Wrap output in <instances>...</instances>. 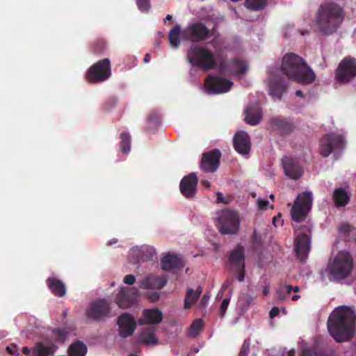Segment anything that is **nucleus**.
<instances>
[{
	"mask_svg": "<svg viewBox=\"0 0 356 356\" xmlns=\"http://www.w3.org/2000/svg\"><path fill=\"white\" fill-rule=\"evenodd\" d=\"M215 220L218 229L223 234H234L239 229L241 220L235 210L227 209L219 211Z\"/></svg>",
	"mask_w": 356,
	"mask_h": 356,
	"instance_id": "423d86ee",
	"label": "nucleus"
},
{
	"mask_svg": "<svg viewBox=\"0 0 356 356\" xmlns=\"http://www.w3.org/2000/svg\"><path fill=\"white\" fill-rule=\"evenodd\" d=\"M266 0H246L245 6L252 10H259L265 7Z\"/></svg>",
	"mask_w": 356,
	"mask_h": 356,
	"instance_id": "e433bc0d",
	"label": "nucleus"
},
{
	"mask_svg": "<svg viewBox=\"0 0 356 356\" xmlns=\"http://www.w3.org/2000/svg\"><path fill=\"white\" fill-rule=\"evenodd\" d=\"M235 150L241 155H248L251 148V143L248 134L243 131H238L234 137Z\"/></svg>",
	"mask_w": 356,
	"mask_h": 356,
	"instance_id": "a211bd4d",
	"label": "nucleus"
},
{
	"mask_svg": "<svg viewBox=\"0 0 356 356\" xmlns=\"http://www.w3.org/2000/svg\"><path fill=\"white\" fill-rule=\"evenodd\" d=\"M229 299L226 298V299L223 300L222 305H221V307H220V312H221L222 316H223L225 314V313L227 309V307L229 305Z\"/></svg>",
	"mask_w": 356,
	"mask_h": 356,
	"instance_id": "09e8293b",
	"label": "nucleus"
},
{
	"mask_svg": "<svg viewBox=\"0 0 356 356\" xmlns=\"http://www.w3.org/2000/svg\"><path fill=\"white\" fill-rule=\"evenodd\" d=\"M184 266V259L180 256L175 254H167L162 257L161 261V268L165 271L182 268Z\"/></svg>",
	"mask_w": 356,
	"mask_h": 356,
	"instance_id": "393cba45",
	"label": "nucleus"
},
{
	"mask_svg": "<svg viewBox=\"0 0 356 356\" xmlns=\"http://www.w3.org/2000/svg\"><path fill=\"white\" fill-rule=\"evenodd\" d=\"M298 286H293L291 285H285L282 286L280 288V289L277 291V298L279 300H283L286 298L287 296L291 293L292 292L297 293L299 291Z\"/></svg>",
	"mask_w": 356,
	"mask_h": 356,
	"instance_id": "f704fd0d",
	"label": "nucleus"
},
{
	"mask_svg": "<svg viewBox=\"0 0 356 356\" xmlns=\"http://www.w3.org/2000/svg\"><path fill=\"white\" fill-rule=\"evenodd\" d=\"M271 202H273L274 201V196L273 195H270Z\"/></svg>",
	"mask_w": 356,
	"mask_h": 356,
	"instance_id": "69168bd1",
	"label": "nucleus"
},
{
	"mask_svg": "<svg viewBox=\"0 0 356 356\" xmlns=\"http://www.w3.org/2000/svg\"><path fill=\"white\" fill-rule=\"evenodd\" d=\"M281 70L289 79L302 85L314 82L316 74L300 56L294 54H286L282 58Z\"/></svg>",
	"mask_w": 356,
	"mask_h": 356,
	"instance_id": "f03ea898",
	"label": "nucleus"
},
{
	"mask_svg": "<svg viewBox=\"0 0 356 356\" xmlns=\"http://www.w3.org/2000/svg\"><path fill=\"white\" fill-rule=\"evenodd\" d=\"M116 241H109V244L111 245L113 243H115Z\"/></svg>",
	"mask_w": 356,
	"mask_h": 356,
	"instance_id": "338daca9",
	"label": "nucleus"
},
{
	"mask_svg": "<svg viewBox=\"0 0 356 356\" xmlns=\"http://www.w3.org/2000/svg\"><path fill=\"white\" fill-rule=\"evenodd\" d=\"M244 279V275L243 273H241L240 275L238 277V281L241 282Z\"/></svg>",
	"mask_w": 356,
	"mask_h": 356,
	"instance_id": "13d9d810",
	"label": "nucleus"
},
{
	"mask_svg": "<svg viewBox=\"0 0 356 356\" xmlns=\"http://www.w3.org/2000/svg\"><path fill=\"white\" fill-rule=\"evenodd\" d=\"M220 152L217 150L204 154L201 163L202 169L207 172L217 170L219 164Z\"/></svg>",
	"mask_w": 356,
	"mask_h": 356,
	"instance_id": "5701e85b",
	"label": "nucleus"
},
{
	"mask_svg": "<svg viewBox=\"0 0 356 356\" xmlns=\"http://www.w3.org/2000/svg\"><path fill=\"white\" fill-rule=\"evenodd\" d=\"M120 138L122 140L121 150L124 154H127L130 151V136L128 133L122 132Z\"/></svg>",
	"mask_w": 356,
	"mask_h": 356,
	"instance_id": "58836bf2",
	"label": "nucleus"
},
{
	"mask_svg": "<svg viewBox=\"0 0 356 356\" xmlns=\"http://www.w3.org/2000/svg\"><path fill=\"white\" fill-rule=\"evenodd\" d=\"M269 94L273 98H280L283 90V82L277 76L270 74L266 81Z\"/></svg>",
	"mask_w": 356,
	"mask_h": 356,
	"instance_id": "a878e982",
	"label": "nucleus"
},
{
	"mask_svg": "<svg viewBox=\"0 0 356 356\" xmlns=\"http://www.w3.org/2000/svg\"><path fill=\"white\" fill-rule=\"evenodd\" d=\"M54 333L58 338L60 337V341H62L63 337L65 336V332H64L62 330H57Z\"/></svg>",
	"mask_w": 356,
	"mask_h": 356,
	"instance_id": "3c124183",
	"label": "nucleus"
},
{
	"mask_svg": "<svg viewBox=\"0 0 356 356\" xmlns=\"http://www.w3.org/2000/svg\"><path fill=\"white\" fill-rule=\"evenodd\" d=\"M355 319L356 315L353 309L347 307L336 308L327 321L329 332L337 342L346 341L353 332Z\"/></svg>",
	"mask_w": 356,
	"mask_h": 356,
	"instance_id": "f257e3e1",
	"label": "nucleus"
},
{
	"mask_svg": "<svg viewBox=\"0 0 356 356\" xmlns=\"http://www.w3.org/2000/svg\"><path fill=\"white\" fill-rule=\"evenodd\" d=\"M111 70L110 60L103 59L94 65L88 70V79L90 81H104L111 76Z\"/></svg>",
	"mask_w": 356,
	"mask_h": 356,
	"instance_id": "9d476101",
	"label": "nucleus"
},
{
	"mask_svg": "<svg viewBox=\"0 0 356 356\" xmlns=\"http://www.w3.org/2000/svg\"><path fill=\"white\" fill-rule=\"evenodd\" d=\"M166 20H172V17L170 15H168L165 19V21Z\"/></svg>",
	"mask_w": 356,
	"mask_h": 356,
	"instance_id": "e2e57ef3",
	"label": "nucleus"
},
{
	"mask_svg": "<svg viewBox=\"0 0 356 356\" xmlns=\"http://www.w3.org/2000/svg\"><path fill=\"white\" fill-rule=\"evenodd\" d=\"M202 327V321L200 319L195 320L192 325H191L188 330V334L192 337H196L200 332L201 331Z\"/></svg>",
	"mask_w": 356,
	"mask_h": 356,
	"instance_id": "4c0bfd02",
	"label": "nucleus"
},
{
	"mask_svg": "<svg viewBox=\"0 0 356 356\" xmlns=\"http://www.w3.org/2000/svg\"><path fill=\"white\" fill-rule=\"evenodd\" d=\"M356 77V58L347 56L339 64L336 71V79L338 82L347 83Z\"/></svg>",
	"mask_w": 356,
	"mask_h": 356,
	"instance_id": "6e6552de",
	"label": "nucleus"
},
{
	"mask_svg": "<svg viewBox=\"0 0 356 356\" xmlns=\"http://www.w3.org/2000/svg\"><path fill=\"white\" fill-rule=\"evenodd\" d=\"M280 312V309L277 308V307H273L271 309V310L270 311V317L271 318H273L274 317H275L276 316L278 315Z\"/></svg>",
	"mask_w": 356,
	"mask_h": 356,
	"instance_id": "8fccbe9b",
	"label": "nucleus"
},
{
	"mask_svg": "<svg viewBox=\"0 0 356 356\" xmlns=\"http://www.w3.org/2000/svg\"><path fill=\"white\" fill-rule=\"evenodd\" d=\"M86 353L87 347L81 342H76L70 348V353L72 356H85Z\"/></svg>",
	"mask_w": 356,
	"mask_h": 356,
	"instance_id": "c9c22d12",
	"label": "nucleus"
},
{
	"mask_svg": "<svg viewBox=\"0 0 356 356\" xmlns=\"http://www.w3.org/2000/svg\"><path fill=\"white\" fill-rule=\"evenodd\" d=\"M123 282L126 284L132 285L136 282V277L133 275H127L124 277Z\"/></svg>",
	"mask_w": 356,
	"mask_h": 356,
	"instance_id": "49530a36",
	"label": "nucleus"
},
{
	"mask_svg": "<svg viewBox=\"0 0 356 356\" xmlns=\"http://www.w3.org/2000/svg\"><path fill=\"white\" fill-rule=\"evenodd\" d=\"M255 297L251 295L245 294L243 295L241 299L240 302L243 308L247 309L249 306H250L254 301Z\"/></svg>",
	"mask_w": 356,
	"mask_h": 356,
	"instance_id": "a19ab883",
	"label": "nucleus"
},
{
	"mask_svg": "<svg viewBox=\"0 0 356 356\" xmlns=\"http://www.w3.org/2000/svg\"><path fill=\"white\" fill-rule=\"evenodd\" d=\"M230 261L238 266L241 270L244 267V250L242 247H236L230 254Z\"/></svg>",
	"mask_w": 356,
	"mask_h": 356,
	"instance_id": "c85d7f7f",
	"label": "nucleus"
},
{
	"mask_svg": "<svg viewBox=\"0 0 356 356\" xmlns=\"http://www.w3.org/2000/svg\"><path fill=\"white\" fill-rule=\"evenodd\" d=\"M202 290L201 288H197L196 291L191 289L187 290V294L184 299L185 309H189L197 301L201 295Z\"/></svg>",
	"mask_w": 356,
	"mask_h": 356,
	"instance_id": "7c9ffc66",
	"label": "nucleus"
},
{
	"mask_svg": "<svg viewBox=\"0 0 356 356\" xmlns=\"http://www.w3.org/2000/svg\"><path fill=\"white\" fill-rule=\"evenodd\" d=\"M117 323L119 334L123 338L131 336L136 328L134 317L127 313L122 314L118 317Z\"/></svg>",
	"mask_w": 356,
	"mask_h": 356,
	"instance_id": "2eb2a0df",
	"label": "nucleus"
},
{
	"mask_svg": "<svg viewBox=\"0 0 356 356\" xmlns=\"http://www.w3.org/2000/svg\"><path fill=\"white\" fill-rule=\"evenodd\" d=\"M147 298L150 302H154L159 300L160 294L158 292H153L147 295Z\"/></svg>",
	"mask_w": 356,
	"mask_h": 356,
	"instance_id": "de8ad7c7",
	"label": "nucleus"
},
{
	"mask_svg": "<svg viewBox=\"0 0 356 356\" xmlns=\"http://www.w3.org/2000/svg\"><path fill=\"white\" fill-rule=\"evenodd\" d=\"M353 269V258L350 253L339 252L329 263L326 272L330 280H341L347 277Z\"/></svg>",
	"mask_w": 356,
	"mask_h": 356,
	"instance_id": "39448f33",
	"label": "nucleus"
},
{
	"mask_svg": "<svg viewBox=\"0 0 356 356\" xmlns=\"http://www.w3.org/2000/svg\"><path fill=\"white\" fill-rule=\"evenodd\" d=\"M47 284L51 291L56 296H62L65 294L66 289L64 284L60 280L50 277L47 280Z\"/></svg>",
	"mask_w": 356,
	"mask_h": 356,
	"instance_id": "c756f323",
	"label": "nucleus"
},
{
	"mask_svg": "<svg viewBox=\"0 0 356 356\" xmlns=\"http://www.w3.org/2000/svg\"><path fill=\"white\" fill-rule=\"evenodd\" d=\"M202 184L208 188H210V186H211L210 183L206 180L202 181Z\"/></svg>",
	"mask_w": 356,
	"mask_h": 356,
	"instance_id": "6e6d98bb",
	"label": "nucleus"
},
{
	"mask_svg": "<svg viewBox=\"0 0 356 356\" xmlns=\"http://www.w3.org/2000/svg\"><path fill=\"white\" fill-rule=\"evenodd\" d=\"M163 320V314L158 309H145L142 312V316L138 320V324L154 325L160 323Z\"/></svg>",
	"mask_w": 356,
	"mask_h": 356,
	"instance_id": "4be33fe9",
	"label": "nucleus"
},
{
	"mask_svg": "<svg viewBox=\"0 0 356 356\" xmlns=\"http://www.w3.org/2000/svg\"><path fill=\"white\" fill-rule=\"evenodd\" d=\"M208 34V30L204 25L195 23L181 30V26L177 24L168 33V39L171 47L177 49L181 41L189 40L196 42L204 40Z\"/></svg>",
	"mask_w": 356,
	"mask_h": 356,
	"instance_id": "20e7f679",
	"label": "nucleus"
},
{
	"mask_svg": "<svg viewBox=\"0 0 356 356\" xmlns=\"http://www.w3.org/2000/svg\"><path fill=\"white\" fill-rule=\"evenodd\" d=\"M288 353V355H289V356H294V355H295V352H294L293 350H291L288 351V353Z\"/></svg>",
	"mask_w": 356,
	"mask_h": 356,
	"instance_id": "052dcab7",
	"label": "nucleus"
},
{
	"mask_svg": "<svg viewBox=\"0 0 356 356\" xmlns=\"http://www.w3.org/2000/svg\"><path fill=\"white\" fill-rule=\"evenodd\" d=\"M282 165L286 176L293 179H299L303 172L302 168L294 159L285 156L282 159Z\"/></svg>",
	"mask_w": 356,
	"mask_h": 356,
	"instance_id": "412c9836",
	"label": "nucleus"
},
{
	"mask_svg": "<svg viewBox=\"0 0 356 356\" xmlns=\"http://www.w3.org/2000/svg\"><path fill=\"white\" fill-rule=\"evenodd\" d=\"M234 76H240L247 71L246 65L242 61H234L229 65L226 70Z\"/></svg>",
	"mask_w": 356,
	"mask_h": 356,
	"instance_id": "473e14b6",
	"label": "nucleus"
},
{
	"mask_svg": "<svg viewBox=\"0 0 356 356\" xmlns=\"http://www.w3.org/2000/svg\"><path fill=\"white\" fill-rule=\"evenodd\" d=\"M333 200L338 207L346 205L350 200L349 188H336L333 193Z\"/></svg>",
	"mask_w": 356,
	"mask_h": 356,
	"instance_id": "bb28decb",
	"label": "nucleus"
},
{
	"mask_svg": "<svg viewBox=\"0 0 356 356\" xmlns=\"http://www.w3.org/2000/svg\"><path fill=\"white\" fill-rule=\"evenodd\" d=\"M233 83L222 77L209 76L206 79L204 91L207 94H219L228 92Z\"/></svg>",
	"mask_w": 356,
	"mask_h": 356,
	"instance_id": "9b49d317",
	"label": "nucleus"
},
{
	"mask_svg": "<svg viewBox=\"0 0 356 356\" xmlns=\"http://www.w3.org/2000/svg\"><path fill=\"white\" fill-rule=\"evenodd\" d=\"M155 249L148 245L133 247L129 252L128 258L130 262L136 264L147 261L155 255Z\"/></svg>",
	"mask_w": 356,
	"mask_h": 356,
	"instance_id": "ddd939ff",
	"label": "nucleus"
},
{
	"mask_svg": "<svg viewBox=\"0 0 356 356\" xmlns=\"http://www.w3.org/2000/svg\"><path fill=\"white\" fill-rule=\"evenodd\" d=\"M197 179L195 173L184 177L180 182V191L182 195L191 198L194 197L197 189Z\"/></svg>",
	"mask_w": 356,
	"mask_h": 356,
	"instance_id": "aec40b11",
	"label": "nucleus"
},
{
	"mask_svg": "<svg viewBox=\"0 0 356 356\" xmlns=\"http://www.w3.org/2000/svg\"><path fill=\"white\" fill-rule=\"evenodd\" d=\"M138 8L143 12H147L150 8V3L148 0H137Z\"/></svg>",
	"mask_w": 356,
	"mask_h": 356,
	"instance_id": "79ce46f5",
	"label": "nucleus"
},
{
	"mask_svg": "<svg viewBox=\"0 0 356 356\" xmlns=\"http://www.w3.org/2000/svg\"><path fill=\"white\" fill-rule=\"evenodd\" d=\"M188 57L191 63L202 68H211L214 65L213 55L205 49H191Z\"/></svg>",
	"mask_w": 356,
	"mask_h": 356,
	"instance_id": "f8f14e48",
	"label": "nucleus"
},
{
	"mask_svg": "<svg viewBox=\"0 0 356 356\" xmlns=\"http://www.w3.org/2000/svg\"><path fill=\"white\" fill-rule=\"evenodd\" d=\"M343 20L341 8L335 3H326L318 9L313 27L321 34L330 35L336 31Z\"/></svg>",
	"mask_w": 356,
	"mask_h": 356,
	"instance_id": "7ed1b4c3",
	"label": "nucleus"
},
{
	"mask_svg": "<svg viewBox=\"0 0 356 356\" xmlns=\"http://www.w3.org/2000/svg\"><path fill=\"white\" fill-rule=\"evenodd\" d=\"M309 353H304L301 356H309Z\"/></svg>",
	"mask_w": 356,
	"mask_h": 356,
	"instance_id": "774afa93",
	"label": "nucleus"
},
{
	"mask_svg": "<svg viewBox=\"0 0 356 356\" xmlns=\"http://www.w3.org/2000/svg\"><path fill=\"white\" fill-rule=\"evenodd\" d=\"M166 283L165 277L149 275L140 280L139 286L143 289H161Z\"/></svg>",
	"mask_w": 356,
	"mask_h": 356,
	"instance_id": "b1692460",
	"label": "nucleus"
},
{
	"mask_svg": "<svg viewBox=\"0 0 356 356\" xmlns=\"http://www.w3.org/2000/svg\"><path fill=\"white\" fill-rule=\"evenodd\" d=\"M55 351L54 346L45 345L44 343H38L33 348L32 350V356H48Z\"/></svg>",
	"mask_w": 356,
	"mask_h": 356,
	"instance_id": "2f4dec72",
	"label": "nucleus"
},
{
	"mask_svg": "<svg viewBox=\"0 0 356 356\" xmlns=\"http://www.w3.org/2000/svg\"><path fill=\"white\" fill-rule=\"evenodd\" d=\"M217 202L227 204L230 201L229 197H225L221 193L218 192L216 193Z\"/></svg>",
	"mask_w": 356,
	"mask_h": 356,
	"instance_id": "c03bdc74",
	"label": "nucleus"
},
{
	"mask_svg": "<svg viewBox=\"0 0 356 356\" xmlns=\"http://www.w3.org/2000/svg\"><path fill=\"white\" fill-rule=\"evenodd\" d=\"M270 126L275 130L282 134L287 132L290 129V124L283 119L274 118L270 121Z\"/></svg>",
	"mask_w": 356,
	"mask_h": 356,
	"instance_id": "72a5a7b5",
	"label": "nucleus"
},
{
	"mask_svg": "<svg viewBox=\"0 0 356 356\" xmlns=\"http://www.w3.org/2000/svg\"><path fill=\"white\" fill-rule=\"evenodd\" d=\"M207 300H208V298H207L206 296H204L203 297V298H202V301H203L204 302H207Z\"/></svg>",
	"mask_w": 356,
	"mask_h": 356,
	"instance_id": "0e129e2a",
	"label": "nucleus"
},
{
	"mask_svg": "<svg viewBox=\"0 0 356 356\" xmlns=\"http://www.w3.org/2000/svg\"><path fill=\"white\" fill-rule=\"evenodd\" d=\"M345 145L343 136L338 133L325 135L321 140L320 150L323 156H329L335 149H340Z\"/></svg>",
	"mask_w": 356,
	"mask_h": 356,
	"instance_id": "1a4fd4ad",
	"label": "nucleus"
},
{
	"mask_svg": "<svg viewBox=\"0 0 356 356\" xmlns=\"http://www.w3.org/2000/svg\"><path fill=\"white\" fill-rule=\"evenodd\" d=\"M284 223V220L282 218L281 214H277L273 219V224L275 227L282 226Z\"/></svg>",
	"mask_w": 356,
	"mask_h": 356,
	"instance_id": "37998d69",
	"label": "nucleus"
},
{
	"mask_svg": "<svg viewBox=\"0 0 356 356\" xmlns=\"http://www.w3.org/2000/svg\"><path fill=\"white\" fill-rule=\"evenodd\" d=\"M312 202V192L305 191L299 194L291 210V218L297 222L304 221L311 209Z\"/></svg>",
	"mask_w": 356,
	"mask_h": 356,
	"instance_id": "0eeeda50",
	"label": "nucleus"
},
{
	"mask_svg": "<svg viewBox=\"0 0 356 356\" xmlns=\"http://www.w3.org/2000/svg\"><path fill=\"white\" fill-rule=\"evenodd\" d=\"M269 293V287L268 286H265L263 289V293L264 296H267Z\"/></svg>",
	"mask_w": 356,
	"mask_h": 356,
	"instance_id": "864d4df0",
	"label": "nucleus"
},
{
	"mask_svg": "<svg viewBox=\"0 0 356 356\" xmlns=\"http://www.w3.org/2000/svg\"><path fill=\"white\" fill-rule=\"evenodd\" d=\"M110 311L109 304L104 300L92 303L87 311L89 318L94 320H100L107 316Z\"/></svg>",
	"mask_w": 356,
	"mask_h": 356,
	"instance_id": "6ab92c4d",
	"label": "nucleus"
},
{
	"mask_svg": "<svg viewBox=\"0 0 356 356\" xmlns=\"http://www.w3.org/2000/svg\"><path fill=\"white\" fill-rule=\"evenodd\" d=\"M22 352L27 355H30L32 353V351L27 347L24 348Z\"/></svg>",
	"mask_w": 356,
	"mask_h": 356,
	"instance_id": "603ef678",
	"label": "nucleus"
},
{
	"mask_svg": "<svg viewBox=\"0 0 356 356\" xmlns=\"http://www.w3.org/2000/svg\"><path fill=\"white\" fill-rule=\"evenodd\" d=\"M261 112L258 106L248 107L245 110V121L251 125L259 124L261 118Z\"/></svg>",
	"mask_w": 356,
	"mask_h": 356,
	"instance_id": "cd10ccee",
	"label": "nucleus"
},
{
	"mask_svg": "<svg viewBox=\"0 0 356 356\" xmlns=\"http://www.w3.org/2000/svg\"><path fill=\"white\" fill-rule=\"evenodd\" d=\"M296 95L298 96V97H302V93L300 90H297L296 92Z\"/></svg>",
	"mask_w": 356,
	"mask_h": 356,
	"instance_id": "680f3d73",
	"label": "nucleus"
},
{
	"mask_svg": "<svg viewBox=\"0 0 356 356\" xmlns=\"http://www.w3.org/2000/svg\"><path fill=\"white\" fill-rule=\"evenodd\" d=\"M139 290L136 287H122L115 297L116 304L121 308H128L137 300Z\"/></svg>",
	"mask_w": 356,
	"mask_h": 356,
	"instance_id": "4468645a",
	"label": "nucleus"
},
{
	"mask_svg": "<svg viewBox=\"0 0 356 356\" xmlns=\"http://www.w3.org/2000/svg\"><path fill=\"white\" fill-rule=\"evenodd\" d=\"M257 205L260 210H266L273 209L272 202H270L266 198L259 197L257 200Z\"/></svg>",
	"mask_w": 356,
	"mask_h": 356,
	"instance_id": "ea45409f",
	"label": "nucleus"
},
{
	"mask_svg": "<svg viewBox=\"0 0 356 356\" xmlns=\"http://www.w3.org/2000/svg\"><path fill=\"white\" fill-rule=\"evenodd\" d=\"M157 328L154 327L143 329L138 334V343L147 346H157L160 345L161 341L157 335Z\"/></svg>",
	"mask_w": 356,
	"mask_h": 356,
	"instance_id": "f3484780",
	"label": "nucleus"
},
{
	"mask_svg": "<svg viewBox=\"0 0 356 356\" xmlns=\"http://www.w3.org/2000/svg\"><path fill=\"white\" fill-rule=\"evenodd\" d=\"M238 356H248L247 349H243V350H241Z\"/></svg>",
	"mask_w": 356,
	"mask_h": 356,
	"instance_id": "5fc2aeb1",
	"label": "nucleus"
},
{
	"mask_svg": "<svg viewBox=\"0 0 356 356\" xmlns=\"http://www.w3.org/2000/svg\"><path fill=\"white\" fill-rule=\"evenodd\" d=\"M296 251L301 259H305L310 249V238L307 234L296 229Z\"/></svg>",
	"mask_w": 356,
	"mask_h": 356,
	"instance_id": "dca6fc26",
	"label": "nucleus"
},
{
	"mask_svg": "<svg viewBox=\"0 0 356 356\" xmlns=\"http://www.w3.org/2000/svg\"><path fill=\"white\" fill-rule=\"evenodd\" d=\"M150 60V56L149 54H147L144 58L145 63H148Z\"/></svg>",
	"mask_w": 356,
	"mask_h": 356,
	"instance_id": "4d7b16f0",
	"label": "nucleus"
},
{
	"mask_svg": "<svg viewBox=\"0 0 356 356\" xmlns=\"http://www.w3.org/2000/svg\"><path fill=\"white\" fill-rule=\"evenodd\" d=\"M6 350L8 351V353H10V355H14V356H18L19 355V353L18 351L17 346L14 344L10 346H8L6 348Z\"/></svg>",
	"mask_w": 356,
	"mask_h": 356,
	"instance_id": "a18cd8bd",
	"label": "nucleus"
},
{
	"mask_svg": "<svg viewBox=\"0 0 356 356\" xmlns=\"http://www.w3.org/2000/svg\"><path fill=\"white\" fill-rule=\"evenodd\" d=\"M299 298H300V296H298V295H295V296H292V300L294 301L298 300Z\"/></svg>",
	"mask_w": 356,
	"mask_h": 356,
	"instance_id": "bf43d9fd",
	"label": "nucleus"
}]
</instances>
